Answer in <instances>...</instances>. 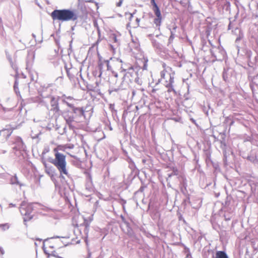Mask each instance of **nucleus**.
Masks as SVG:
<instances>
[{
  "label": "nucleus",
  "instance_id": "25",
  "mask_svg": "<svg viewBox=\"0 0 258 258\" xmlns=\"http://www.w3.org/2000/svg\"><path fill=\"white\" fill-rule=\"evenodd\" d=\"M161 19H162V17H159V18L157 17L154 19V23L157 27H159L161 25Z\"/></svg>",
  "mask_w": 258,
  "mask_h": 258
},
{
  "label": "nucleus",
  "instance_id": "14",
  "mask_svg": "<svg viewBox=\"0 0 258 258\" xmlns=\"http://www.w3.org/2000/svg\"><path fill=\"white\" fill-rule=\"evenodd\" d=\"M44 166H45V172L49 175V176H53L54 173V169L52 166H47L45 162L43 163Z\"/></svg>",
  "mask_w": 258,
  "mask_h": 258
},
{
  "label": "nucleus",
  "instance_id": "51",
  "mask_svg": "<svg viewBox=\"0 0 258 258\" xmlns=\"http://www.w3.org/2000/svg\"><path fill=\"white\" fill-rule=\"evenodd\" d=\"M114 77H115L117 78V77H118V74H117L116 73H115L114 74Z\"/></svg>",
  "mask_w": 258,
  "mask_h": 258
},
{
  "label": "nucleus",
  "instance_id": "11",
  "mask_svg": "<svg viewBox=\"0 0 258 258\" xmlns=\"http://www.w3.org/2000/svg\"><path fill=\"white\" fill-rule=\"evenodd\" d=\"M13 130L11 128H5L0 131V137H2L4 139H7L11 135Z\"/></svg>",
  "mask_w": 258,
  "mask_h": 258
},
{
  "label": "nucleus",
  "instance_id": "22",
  "mask_svg": "<svg viewBox=\"0 0 258 258\" xmlns=\"http://www.w3.org/2000/svg\"><path fill=\"white\" fill-rule=\"evenodd\" d=\"M178 174V170L175 168H173L172 172L167 174L168 178H170L172 176L177 175Z\"/></svg>",
  "mask_w": 258,
  "mask_h": 258
},
{
  "label": "nucleus",
  "instance_id": "16",
  "mask_svg": "<svg viewBox=\"0 0 258 258\" xmlns=\"http://www.w3.org/2000/svg\"><path fill=\"white\" fill-rule=\"evenodd\" d=\"M85 187L86 189L88 191H90V192L93 191V186L91 178L87 181L85 185Z\"/></svg>",
  "mask_w": 258,
  "mask_h": 258
},
{
  "label": "nucleus",
  "instance_id": "36",
  "mask_svg": "<svg viewBox=\"0 0 258 258\" xmlns=\"http://www.w3.org/2000/svg\"><path fill=\"white\" fill-rule=\"evenodd\" d=\"M177 28V26L176 25V24L175 23H174L173 25H172V28L171 29V30H173L175 33Z\"/></svg>",
  "mask_w": 258,
  "mask_h": 258
},
{
  "label": "nucleus",
  "instance_id": "59",
  "mask_svg": "<svg viewBox=\"0 0 258 258\" xmlns=\"http://www.w3.org/2000/svg\"><path fill=\"white\" fill-rule=\"evenodd\" d=\"M49 247H50V248H54V246H50Z\"/></svg>",
  "mask_w": 258,
  "mask_h": 258
},
{
  "label": "nucleus",
  "instance_id": "24",
  "mask_svg": "<svg viewBox=\"0 0 258 258\" xmlns=\"http://www.w3.org/2000/svg\"><path fill=\"white\" fill-rule=\"evenodd\" d=\"M226 145L225 142L224 141H221V147L223 151L224 157L225 159H226Z\"/></svg>",
  "mask_w": 258,
  "mask_h": 258
},
{
  "label": "nucleus",
  "instance_id": "2",
  "mask_svg": "<svg viewBox=\"0 0 258 258\" xmlns=\"http://www.w3.org/2000/svg\"><path fill=\"white\" fill-rule=\"evenodd\" d=\"M54 152H55L54 159H52L50 162L56 167L62 178H64V175L71 177V175L67 168L66 156L58 152L57 148L54 149Z\"/></svg>",
  "mask_w": 258,
  "mask_h": 258
},
{
  "label": "nucleus",
  "instance_id": "38",
  "mask_svg": "<svg viewBox=\"0 0 258 258\" xmlns=\"http://www.w3.org/2000/svg\"><path fill=\"white\" fill-rule=\"evenodd\" d=\"M98 66L100 71H101L102 69L103 62H101L100 61H99Z\"/></svg>",
  "mask_w": 258,
  "mask_h": 258
},
{
  "label": "nucleus",
  "instance_id": "55",
  "mask_svg": "<svg viewBox=\"0 0 258 258\" xmlns=\"http://www.w3.org/2000/svg\"><path fill=\"white\" fill-rule=\"evenodd\" d=\"M135 91H133L132 92V94H133V95L134 96L135 95Z\"/></svg>",
  "mask_w": 258,
  "mask_h": 258
},
{
  "label": "nucleus",
  "instance_id": "17",
  "mask_svg": "<svg viewBox=\"0 0 258 258\" xmlns=\"http://www.w3.org/2000/svg\"><path fill=\"white\" fill-rule=\"evenodd\" d=\"M121 218L122 219V222L124 223V224L126 225V227L127 228L128 234L129 235H132L133 231H132L131 228L130 227L129 223L125 220V218L122 216H121Z\"/></svg>",
  "mask_w": 258,
  "mask_h": 258
},
{
  "label": "nucleus",
  "instance_id": "6",
  "mask_svg": "<svg viewBox=\"0 0 258 258\" xmlns=\"http://www.w3.org/2000/svg\"><path fill=\"white\" fill-rule=\"evenodd\" d=\"M50 103L51 106L50 110L53 111L54 114L57 115H59L60 114L63 115V113L59 109L58 98L51 97Z\"/></svg>",
  "mask_w": 258,
  "mask_h": 258
},
{
  "label": "nucleus",
  "instance_id": "30",
  "mask_svg": "<svg viewBox=\"0 0 258 258\" xmlns=\"http://www.w3.org/2000/svg\"><path fill=\"white\" fill-rule=\"evenodd\" d=\"M62 97H64L63 99H66V100L70 103H71L70 101L72 100H74V98L71 96H66V95H63Z\"/></svg>",
  "mask_w": 258,
  "mask_h": 258
},
{
  "label": "nucleus",
  "instance_id": "4",
  "mask_svg": "<svg viewBox=\"0 0 258 258\" xmlns=\"http://www.w3.org/2000/svg\"><path fill=\"white\" fill-rule=\"evenodd\" d=\"M42 207L40 204L37 203H27L25 201L22 202L20 207V212L22 215L25 216L24 221L31 220L33 218V215L31 214L32 211L41 209Z\"/></svg>",
  "mask_w": 258,
  "mask_h": 258
},
{
  "label": "nucleus",
  "instance_id": "8",
  "mask_svg": "<svg viewBox=\"0 0 258 258\" xmlns=\"http://www.w3.org/2000/svg\"><path fill=\"white\" fill-rule=\"evenodd\" d=\"M174 79V75L169 74V81H166L165 84V86L166 88H168V92H171L172 91L175 92L173 86Z\"/></svg>",
  "mask_w": 258,
  "mask_h": 258
},
{
  "label": "nucleus",
  "instance_id": "1",
  "mask_svg": "<svg viewBox=\"0 0 258 258\" xmlns=\"http://www.w3.org/2000/svg\"><path fill=\"white\" fill-rule=\"evenodd\" d=\"M62 101L72 109V111H64L63 116L69 128L73 130L78 123L85 120V110L83 107H76L74 104L67 101L66 99H62Z\"/></svg>",
  "mask_w": 258,
  "mask_h": 258
},
{
  "label": "nucleus",
  "instance_id": "5",
  "mask_svg": "<svg viewBox=\"0 0 258 258\" xmlns=\"http://www.w3.org/2000/svg\"><path fill=\"white\" fill-rule=\"evenodd\" d=\"M122 71L121 72H124L123 77L122 78V82L120 85L116 88H112L109 90V93L111 94L112 92H117L120 90L126 89L128 86V83L125 81L126 78L128 77V75H131V74L134 71L133 67H130L128 69H126L121 68Z\"/></svg>",
  "mask_w": 258,
  "mask_h": 258
},
{
  "label": "nucleus",
  "instance_id": "23",
  "mask_svg": "<svg viewBox=\"0 0 258 258\" xmlns=\"http://www.w3.org/2000/svg\"><path fill=\"white\" fill-rule=\"evenodd\" d=\"M180 183L182 184V187H181V190L182 191H183V188H184L185 190H186V179L184 178V177L181 176V180Z\"/></svg>",
  "mask_w": 258,
  "mask_h": 258
},
{
  "label": "nucleus",
  "instance_id": "42",
  "mask_svg": "<svg viewBox=\"0 0 258 258\" xmlns=\"http://www.w3.org/2000/svg\"><path fill=\"white\" fill-rule=\"evenodd\" d=\"M0 252L2 254H4L5 253V251H4V249L3 248V247H0Z\"/></svg>",
  "mask_w": 258,
  "mask_h": 258
},
{
  "label": "nucleus",
  "instance_id": "61",
  "mask_svg": "<svg viewBox=\"0 0 258 258\" xmlns=\"http://www.w3.org/2000/svg\"><path fill=\"white\" fill-rule=\"evenodd\" d=\"M32 35L34 37H35V35L34 34H33Z\"/></svg>",
  "mask_w": 258,
  "mask_h": 258
},
{
  "label": "nucleus",
  "instance_id": "44",
  "mask_svg": "<svg viewBox=\"0 0 258 258\" xmlns=\"http://www.w3.org/2000/svg\"><path fill=\"white\" fill-rule=\"evenodd\" d=\"M232 29V24L231 22H230L229 25H228V30H230Z\"/></svg>",
  "mask_w": 258,
  "mask_h": 258
},
{
  "label": "nucleus",
  "instance_id": "45",
  "mask_svg": "<svg viewBox=\"0 0 258 258\" xmlns=\"http://www.w3.org/2000/svg\"><path fill=\"white\" fill-rule=\"evenodd\" d=\"M56 238H59V237L57 236H55V237H51V238H48V239H45V240H44V242H45V241H46L48 240H49V239H50Z\"/></svg>",
  "mask_w": 258,
  "mask_h": 258
},
{
  "label": "nucleus",
  "instance_id": "56",
  "mask_svg": "<svg viewBox=\"0 0 258 258\" xmlns=\"http://www.w3.org/2000/svg\"><path fill=\"white\" fill-rule=\"evenodd\" d=\"M156 89H153L152 90V92H155L156 91Z\"/></svg>",
  "mask_w": 258,
  "mask_h": 258
},
{
  "label": "nucleus",
  "instance_id": "33",
  "mask_svg": "<svg viewBox=\"0 0 258 258\" xmlns=\"http://www.w3.org/2000/svg\"><path fill=\"white\" fill-rule=\"evenodd\" d=\"M151 3L152 4V5L153 6V8H156V7H158V6H157V4L155 2V0H151Z\"/></svg>",
  "mask_w": 258,
  "mask_h": 258
},
{
  "label": "nucleus",
  "instance_id": "27",
  "mask_svg": "<svg viewBox=\"0 0 258 258\" xmlns=\"http://www.w3.org/2000/svg\"><path fill=\"white\" fill-rule=\"evenodd\" d=\"M170 31V36L168 39V43H171L172 42L174 38V32L173 30H171V28H169Z\"/></svg>",
  "mask_w": 258,
  "mask_h": 258
},
{
  "label": "nucleus",
  "instance_id": "37",
  "mask_svg": "<svg viewBox=\"0 0 258 258\" xmlns=\"http://www.w3.org/2000/svg\"><path fill=\"white\" fill-rule=\"evenodd\" d=\"M123 0H119V1L116 4L117 7H120L122 5Z\"/></svg>",
  "mask_w": 258,
  "mask_h": 258
},
{
  "label": "nucleus",
  "instance_id": "28",
  "mask_svg": "<svg viewBox=\"0 0 258 258\" xmlns=\"http://www.w3.org/2000/svg\"><path fill=\"white\" fill-rule=\"evenodd\" d=\"M0 228L3 231H5L8 230L10 228V226L8 223L1 224H0Z\"/></svg>",
  "mask_w": 258,
  "mask_h": 258
},
{
  "label": "nucleus",
  "instance_id": "53",
  "mask_svg": "<svg viewBox=\"0 0 258 258\" xmlns=\"http://www.w3.org/2000/svg\"><path fill=\"white\" fill-rule=\"evenodd\" d=\"M67 154H69L70 156H71V157H75V156H73V155H72L70 154L69 153H68V152H67Z\"/></svg>",
  "mask_w": 258,
  "mask_h": 258
},
{
  "label": "nucleus",
  "instance_id": "48",
  "mask_svg": "<svg viewBox=\"0 0 258 258\" xmlns=\"http://www.w3.org/2000/svg\"><path fill=\"white\" fill-rule=\"evenodd\" d=\"M88 256L87 258H89V257H90V256H91V253L88 249Z\"/></svg>",
  "mask_w": 258,
  "mask_h": 258
},
{
  "label": "nucleus",
  "instance_id": "43",
  "mask_svg": "<svg viewBox=\"0 0 258 258\" xmlns=\"http://www.w3.org/2000/svg\"><path fill=\"white\" fill-rule=\"evenodd\" d=\"M225 3H226L225 5L227 7L226 9L227 10L228 8L230 7V3L228 2H225Z\"/></svg>",
  "mask_w": 258,
  "mask_h": 258
},
{
  "label": "nucleus",
  "instance_id": "3",
  "mask_svg": "<svg viewBox=\"0 0 258 258\" xmlns=\"http://www.w3.org/2000/svg\"><path fill=\"white\" fill-rule=\"evenodd\" d=\"M50 16L53 21L58 20L61 22L75 21L78 19V16L73 10L61 9L53 10Z\"/></svg>",
  "mask_w": 258,
  "mask_h": 258
},
{
  "label": "nucleus",
  "instance_id": "52",
  "mask_svg": "<svg viewBox=\"0 0 258 258\" xmlns=\"http://www.w3.org/2000/svg\"><path fill=\"white\" fill-rule=\"evenodd\" d=\"M212 55L214 56V57L217 59V56L216 55H215L214 53H212Z\"/></svg>",
  "mask_w": 258,
  "mask_h": 258
},
{
  "label": "nucleus",
  "instance_id": "7",
  "mask_svg": "<svg viewBox=\"0 0 258 258\" xmlns=\"http://www.w3.org/2000/svg\"><path fill=\"white\" fill-rule=\"evenodd\" d=\"M13 144L15 146L13 147V149L15 150H24L25 146L22 139L19 137H17L14 139Z\"/></svg>",
  "mask_w": 258,
  "mask_h": 258
},
{
  "label": "nucleus",
  "instance_id": "15",
  "mask_svg": "<svg viewBox=\"0 0 258 258\" xmlns=\"http://www.w3.org/2000/svg\"><path fill=\"white\" fill-rule=\"evenodd\" d=\"M215 258H229L224 251H217L215 253Z\"/></svg>",
  "mask_w": 258,
  "mask_h": 258
},
{
  "label": "nucleus",
  "instance_id": "47",
  "mask_svg": "<svg viewBox=\"0 0 258 258\" xmlns=\"http://www.w3.org/2000/svg\"><path fill=\"white\" fill-rule=\"evenodd\" d=\"M6 152H7V151L5 150H2L0 151V153L5 154Z\"/></svg>",
  "mask_w": 258,
  "mask_h": 258
},
{
  "label": "nucleus",
  "instance_id": "18",
  "mask_svg": "<svg viewBox=\"0 0 258 258\" xmlns=\"http://www.w3.org/2000/svg\"><path fill=\"white\" fill-rule=\"evenodd\" d=\"M34 58V54L33 53H32L31 54L30 53L28 54L27 60V67L31 66L32 61H33Z\"/></svg>",
  "mask_w": 258,
  "mask_h": 258
},
{
  "label": "nucleus",
  "instance_id": "50",
  "mask_svg": "<svg viewBox=\"0 0 258 258\" xmlns=\"http://www.w3.org/2000/svg\"><path fill=\"white\" fill-rule=\"evenodd\" d=\"M190 120H191V121H192V122H194V123H195V124H196V120H195L194 119H193V118H191V119H190Z\"/></svg>",
  "mask_w": 258,
  "mask_h": 258
},
{
  "label": "nucleus",
  "instance_id": "58",
  "mask_svg": "<svg viewBox=\"0 0 258 258\" xmlns=\"http://www.w3.org/2000/svg\"><path fill=\"white\" fill-rule=\"evenodd\" d=\"M133 15L131 14V18H133Z\"/></svg>",
  "mask_w": 258,
  "mask_h": 258
},
{
  "label": "nucleus",
  "instance_id": "49",
  "mask_svg": "<svg viewBox=\"0 0 258 258\" xmlns=\"http://www.w3.org/2000/svg\"><path fill=\"white\" fill-rule=\"evenodd\" d=\"M0 106H1V107H2V108H3V109L4 111H6V109L4 107H3V106H2V105L1 103H0Z\"/></svg>",
  "mask_w": 258,
  "mask_h": 258
},
{
  "label": "nucleus",
  "instance_id": "34",
  "mask_svg": "<svg viewBox=\"0 0 258 258\" xmlns=\"http://www.w3.org/2000/svg\"><path fill=\"white\" fill-rule=\"evenodd\" d=\"M147 69V61H145L144 62V65L143 66L142 69L143 70H146Z\"/></svg>",
  "mask_w": 258,
  "mask_h": 258
},
{
  "label": "nucleus",
  "instance_id": "13",
  "mask_svg": "<svg viewBox=\"0 0 258 258\" xmlns=\"http://www.w3.org/2000/svg\"><path fill=\"white\" fill-rule=\"evenodd\" d=\"M153 46L157 50L162 51L163 49V45L159 42L157 41L155 39H153L151 40Z\"/></svg>",
  "mask_w": 258,
  "mask_h": 258
},
{
  "label": "nucleus",
  "instance_id": "63",
  "mask_svg": "<svg viewBox=\"0 0 258 258\" xmlns=\"http://www.w3.org/2000/svg\"><path fill=\"white\" fill-rule=\"evenodd\" d=\"M156 37H159V35H156Z\"/></svg>",
  "mask_w": 258,
  "mask_h": 258
},
{
  "label": "nucleus",
  "instance_id": "26",
  "mask_svg": "<svg viewBox=\"0 0 258 258\" xmlns=\"http://www.w3.org/2000/svg\"><path fill=\"white\" fill-rule=\"evenodd\" d=\"M153 10H154V13L157 17H158V18L162 17L160 10L158 7L154 8Z\"/></svg>",
  "mask_w": 258,
  "mask_h": 258
},
{
  "label": "nucleus",
  "instance_id": "12",
  "mask_svg": "<svg viewBox=\"0 0 258 258\" xmlns=\"http://www.w3.org/2000/svg\"><path fill=\"white\" fill-rule=\"evenodd\" d=\"M83 226H84V231L85 234L86 235V237H87V235H88V233L89 232V224L86 219H84V222ZM85 241L86 242L87 246H88V239H87V237L85 238Z\"/></svg>",
  "mask_w": 258,
  "mask_h": 258
},
{
  "label": "nucleus",
  "instance_id": "62",
  "mask_svg": "<svg viewBox=\"0 0 258 258\" xmlns=\"http://www.w3.org/2000/svg\"><path fill=\"white\" fill-rule=\"evenodd\" d=\"M37 240H40V241H41V239H37Z\"/></svg>",
  "mask_w": 258,
  "mask_h": 258
},
{
  "label": "nucleus",
  "instance_id": "57",
  "mask_svg": "<svg viewBox=\"0 0 258 258\" xmlns=\"http://www.w3.org/2000/svg\"><path fill=\"white\" fill-rule=\"evenodd\" d=\"M92 216H90V222L92 220Z\"/></svg>",
  "mask_w": 258,
  "mask_h": 258
},
{
  "label": "nucleus",
  "instance_id": "41",
  "mask_svg": "<svg viewBox=\"0 0 258 258\" xmlns=\"http://www.w3.org/2000/svg\"><path fill=\"white\" fill-rule=\"evenodd\" d=\"M160 75L162 78H164L165 75V72L164 71H162L160 73Z\"/></svg>",
  "mask_w": 258,
  "mask_h": 258
},
{
  "label": "nucleus",
  "instance_id": "20",
  "mask_svg": "<svg viewBox=\"0 0 258 258\" xmlns=\"http://www.w3.org/2000/svg\"><path fill=\"white\" fill-rule=\"evenodd\" d=\"M7 58L8 59L13 69L15 71H17V70L18 69L17 65L15 64V63L13 61L12 58H11L10 55L9 54H7Z\"/></svg>",
  "mask_w": 258,
  "mask_h": 258
},
{
  "label": "nucleus",
  "instance_id": "32",
  "mask_svg": "<svg viewBox=\"0 0 258 258\" xmlns=\"http://www.w3.org/2000/svg\"><path fill=\"white\" fill-rule=\"evenodd\" d=\"M103 63H104L106 65L107 67V70H109L111 68V67L109 65V61L108 60H104Z\"/></svg>",
  "mask_w": 258,
  "mask_h": 258
},
{
  "label": "nucleus",
  "instance_id": "40",
  "mask_svg": "<svg viewBox=\"0 0 258 258\" xmlns=\"http://www.w3.org/2000/svg\"><path fill=\"white\" fill-rule=\"evenodd\" d=\"M121 204L122 205L123 208H124V205L126 204V201L124 200H121Z\"/></svg>",
  "mask_w": 258,
  "mask_h": 258
},
{
  "label": "nucleus",
  "instance_id": "35",
  "mask_svg": "<svg viewBox=\"0 0 258 258\" xmlns=\"http://www.w3.org/2000/svg\"><path fill=\"white\" fill-rule=\"evenodd\" d=\"M243 37V35L239 34V36L236 38L235 40V42L237 43L238 41H240Z\"/></svg>",
  "mask_w": 258,
  "mask_h": 258
},
{
  "label": "nucleus",
  "instance_id": "29",
  "mask_svg": "<svg viewBox=\"0 0 258 258\" xmlns=\"http://www.w3.org/2000/svg\"><path fill=\"white\" fill-rule=\"evenodd\" d=\"M43 250H44V252H45L46 254H48V256H49V255H50V254H49V253H48L45 251V250L44 249H43ZM50 255L53 256H54V257H56V258H57V256H58V255H57V253L56 252V251H52V253L50 254Z\"/></svg>",
  "mask_w": 258,
  "mask_h": 258
},
{
  "label": "nucleus",
  "instance_id": "21",
  "mask_svg": "<svg viewBox=\"0 0 258 258\" xmlns=\"http://www.w3.org/2000/svg\"><path fill=\"white\" fill-rule=\"evenodd\" d=\"M229 69H224V71L223 72V80L225 81V82H227V81H229Z\"/></svg>",
  "mask_w": 258,
  "mask_h": 258
},
{
  "label": "nucleus",
  "instance_id": "9",
  "mask_svg": "<svg viewBox=\"0 0 258 258\" xmlns=\"http://www.w3.org/2000/svg\"><path fill=\"white\" fill-rule=\"evenodd\" d=\"M109 38L110 41L112 43V44H110V47L114 50L119 45L117 36L115 34H111L110 35Z\"/></svg>",
  "mask_w": 258,
  "mask_h": 258
},
{
  "label": "nucleus",
  "instance_id": "10",
  "mask_svg": "<svg viewBox=\"0 0 258 258\" xmlns=\"http://www.w3.org/2000/svg\"><path fill=\"white\" fill-rule=\"evenodd\" d=\"M10 183L14 185H18L20 188L21 187L25 186V184L19 180L18 177L16 174L10 177Z\"/></svg>",
  "mask_w": 258,
  "mask_h": 258
},
{
  "label": "nucleus",
  "instance_id": "54",
  "mask_svg": "<svg viewBox=\"0 0 258 258\" xmlns=\"http://www.w3.org/2000/svg\"><path fill=\"white\" fill-rule=\"evenodd\" d=\"M136 21L137 22V23H139L140 22V19L139 18H137Z\"/></svg>",
  "mask_w": 258,
  "mask_h": 258
},
{
  "label": "nucleus",
  "instance_id": "46",
  "mask_svg": "<svg viewBox=\"0 0 258 258\" xmlns=\"http://www.w3.org/2000/svg\"><path fill=\"white\" fill-rule=\"evenodd\" d=\"M16 207L15 204H13V203H11L9 204V207Z\"/></svg>",
  "mask_w": 258,
  "mask_h": 258
},
{
  "label": "nucleus",
  "instance_id": "31",
  "mask_svg": "<svg viewBox=\"0 0 258 258\" xmlns=\"http://www.w3.org/2000/svg\"><path fill=\"white\" fill-rule=\"evenodd\" d=\"M14 89L16 93H17V90L18 89V82H17V80H16L15 81V83L14 85Z\"/></svg>",
  "mask_w": 258,
  "mask_h": 258
},
{
  "label": "nucleus",
  "instance_id": "60",
  "mask_svg": "<svg viewBox=\"0 0 258 258\" xmlns=\"http://www.w3.org/2000/svg\"><path fill=\"white\" fill-rule=\"evenodd\" d=\"M152 36V34H150V35H149V37H151V36Z\"/></svg>",
  "mask_w": 258,
  "mask_h": 258
},
{
  "label": "nucleus",
  "instance_id": "19",
  "mask_svg": "<svg viewBox=\"0 0 258 258\" xmlns=\"http://www.w3.org/2000/svg\"><path fill=\"white\" fill-rule=\"evenodd\" d=\"M74 148V145L73 144H69L65 146H58L57 149L59 150L66 151V150L68 149H73Z\"/></svg>",
  "mask_w": 258,
  "mask_h": 258
},
{
  "label": "nucleus",
  "instance_id": "39",
  "mask_svg": "<svg viewBox=\"0 0 258 258\" xmlns=\"http://www.w3.org/2000/svg\"><path fill=\"white\" fill-rule=\"evenodd\" d=\"M144 188H145V186H141L140 189H139V190L138 191H137V193L139 192H143L144 190Z\"/></svg>",
  "mask_w": 258,
  "mask_h": 258
}]
</instances>
